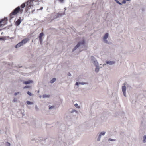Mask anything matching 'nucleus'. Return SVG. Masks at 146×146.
I'll list each match as a JSON object with an SVG mask.
<instances>
[{
    "label": "nucleus",
    "instance_id": "obj_15",
    "mask_svg": "<svg viewBox=\"0 0 146 146\" xmlns=\"http://www.w3.org/2000/svg\"><path fill=\"white\" fill-rule=\"evenodd\" d=\"M94 63L96 66H98V64L96 60L94 61Z\"/></svg>",
    "mask_w": 146,
    "mask_h": 146
},
{
    "label": "nucleus",
    "instance_id": "obj_3",
    "mask_svg": "<svg viewBox=\"0 0 146 146\" xmlns=\"http://www.w3.org/2000/svg\"><path fill=\"white\" fill-rule=\"evenodd\" d=\"M126 84L125 83H124V84H123V86L122 87V90L123 92V94L125 96H126V87L125 86Z\"/></svg>",
    "mask_w": 146,
    "mask_h": 146
},
{
    "label": "nucleus",
    "instance_id": "obj_6",
    "mask_svg": "<svg viewBox=\"0 0 146 146\" xmlns=\"http://www.w3.org/2000/svg\"><path fill=\"white\" fill-rule=\"evenodd\" d=\"M29 40V39L28 38H25L23 39L21 41V42L23 44V45L26 43Z\"/></svg>",
    "mask_w": 146,
    "mask_h": 146
},
{
    "label": "nucleus",
    "instance_id": "obj_30",
    "mask_svg": "<svg viewBox=\"0 0 146 146\" xmlns=\"http://www.w3.org/2000/svg\"><path fill=\"white\" fill-rule=\"evenodd\" d=\"M102 133V134H101V135H104L105 134V132H101Z\"/></svg>",
    "mask_w": 146,
    "mask_h": 146
},
{
    "label": "nucleus",
    "instance_id": "obj_32",
    "mask_svg": "<svg viewBox=\"0 0 146 146\" xmlns=\"http://www.w3.org/2000/svg\"><path fill=\"white\" fill-rule=\"evenodd\" d=\"M68 75L69 76H71V74L70 73H68Z\"/></svg>",
    "mask_w": 146,
    "mask_h": 146
},
{
    "label": "nucleus",
    "instance_id": "obj_27",
    "mask_svg": "<svg viewBox=\"0 0 146 146\" xmlns=\"http://www.w3.org/2000/svg\"><path fill=\"white\" fill-rule=\"evenodd\" d=\"M61 3H63L64 0H58Z\"/></svg>",
    "mask_w": 146,
    "mask_h": 146
},
{
    "label": "nucleus",
    "instance_id": "obj_1",
    "mask_svg": "<svg viewBox=\"0 0 146 146\" xmlns=\"http://www.w3.org/2000/svg\"><path fill=\"white\" fill-rule=\"evenodd\" d=\"M23 9H21L19 6H18L9 15L11 19L14 17V16L16 15L19 12H20L21 13H22Z\"/></svg>",
    "mask_w": 146,
    "mask_h": 146
},
{
    "label": "nucleus",
    "instance_id": "obj_13",
    "mask_svg": "<svg viewBox=\"0 0 146 146\" xmlns=\"http://www.w3.org/2000/svg\"><path fill=\"white\" fill-rule=\"evenodd\" d=\"M56 80V79L55 78H54L52 79L50 81V83H53Z\"/></svg>",
    "mask_w": 146,
    "mask_h": 146
},
{
    "label": "nucleus",
    "instance_id": "obj_31",
    "mask_svg": "<svg viewBox=\"0 0 146 146\" xmlns=\"http://www.w3.org/2000/svg\"><path fill=\"white\" fill-rule=\"evenodd\" d=\"M126 2L125 0H123V1L122 2V3H125Z\"/></svg>",
    "mask_w": 146,
    "mask_h": 146
},
{
    "label": "nucleus",
    "instance_id": "obj_29",
    "mask_svg": "<svg viewBox=\"0 0 146 146\" xmlns=\"http://www.w3.org/2000/svg\"><path fill=\"white\" fill-rule=\"evenodd\" d=\"M30 87L29 86H26L25 87H24L23 88H29Z\"/></svg>",
    "mask_w": 146,
    "mask_h": 146
},
{
    "label": "nucleus",
    "instance_id": "obj_20",
    "mask_svg": "<svg viewBox=\"0 0 146 146\" xmlns=\"http://www.w3.org/2000/svg\"><path fill=\"white\" fill-rule=\"evenodd\" d=\"M75 106L76 107L78 108H79L80 107V106L78 105V104H75Z\"/></svg>",
    "mask_w": 146,
    "mask_h": 146
},
{
    "label": "nucleus",
    "instance_id": "obj_4",
    "mask_svg": "<svg viewBox=\"0 0 146 146\" xmlns=\"http://www.w3.org/2000/svg\"><path fill=\"white\" fill-rule=\"evenodd\" d=\"M44 34L43 33H41L39 35V40L41 44H42V37L43 36Z\"/></svg>",
    "mask_w": 146,
    "mask_h": 146
},
{
    "label": "nucleus",
    "instance_id": "obj_14",
    "mask_svg": "<svg viewBox=\"0 0 146 146\" xmlns=\"http://www.w3.org/2000/svg\"><path fill=\"white\" fill-rule=\"evenodd\" d=\"M27 104H28V105H30V104H33V102H31L30 101H27V102H26Z\"/></svg>",
    "mask_w": 146,
    "mask_h": 146
},
{
    "label": "nucleus",
    "instance_id": "obj_8",
    "mask_svg": "<svg viewBox=\"0 0 146 146\" xmlns=\"http://www.w3.org/2000/svg\"><path fill=\"white\" fill-rule=\"evenodd\" d=\"M33 82V81L32 80H29L28 81H24L23 82V83L24 84H27L30 83H32Z\"/></svg>",
    "mask_w": 146,
    "mask_h": 146
},
{
    "label": "nucleus",
    "instance_id": "obj_18",
    "mask_svg": "<svg viewBox=\"0 0 146 146\" xmlns=\"http://www.w3.org/2000/svg\"><path fill=\"white\" fill-rule=\"evenodd\" d=\"M99 68L98 67V66H96V68L95 69V71L96 72H98L99 70Z\"/></svg>",
    "mask_w": 146,
    "mask_h": 146
},
{
    "label": "nucleus",
    "instance_id": "obj_7",
    "mask_svg": "<svg viewBox=\"0 0 146 146\" xmlns=\"http://www.w3.org/2000/svg\"><path fill=\"white\" fill-rule=\"evenodd\" d=\"M29 40V39L28 38H25L23 39L21 41V42L23 44V45L26 43Z\"/></svg>",
    "mask_w": 146,
    "mask_h": 146
},
{
    "label": "nucleus",
    "instance_id": "obj_19",
    "mask_svg": "<svg viewBox=\"0 0 146 146\" xmlns=\"http://www.w3.org/2000/svg\"><path fill=\"white\" fill-rule=\"evenodd\" d=\"M146 135H145L144 137L143 142H146Z\"/></svg>",
    "mask_w": 146,
    "mask_h": 146
},
{
    "label": "nucleus",
    "instance_id": "obj_35",
    "mask_svg": "<svg viewBox=\"0 0 146 146\" xmlns=\"http://www.w3.org/2000/svg\"><path fill=\"white\" fill-rule=\"evenodd\" d=\"M109 141H113V140L112 139H109Z\"/></svg>",
    "mask_w": 146,
    "mask_h": 146
},
{
    "label": "nucleus",
    "instance_id": "obj_40",
    "mask_svg": "<svg viewBox=\"0 0 146 146\" xmlns=\"http://www.w3.org/2000/svg\"><path fill=\"white\" fill-rule=\"evenodd\" d=\"M115 1H116L117 0H114Z\"/></svg>",
    "mask_w": 146,
    "mask_h": 146
},
{
    "label": "nucleus",
    "instance_id": "obj_33",
    "mask_svg": "<svg viewBox=\"0 0 146 146\" xmlns=\"http://www.w3.org/2000/svg\"><path fill=\"white\" fill-rule=\"evenodd\" d=\"M53 107V106H51V107H49V109H51Z\"/></svg>",
    "mask_w": 146,
    "mask_h": 146
},
{
    "label": "nucleus",
    "instance_id": "obj_10",
    "mask_svg": "<svg viewBox=\"0 0 146 146\" xmlns=\"http://www.w3.org/2000/svg\"><path fill=\"white\" fill-rule=\"evenodd\" d=\"M21 22V21L20 19H18L15 22V24L16 26H17L20 24Z\"/></svg>",
    "mask_w": 146,
    "mask_h": 146
},
{
    "label": "nucleus",
    "instance_id": "obj_2",
    "mask_svg": "<svg viewBox=\"0 0 146 146\" xmlns=\"http://www.w3.org/2000/svg\"><path fill=\"white\" fill-rule=\"evenodd\" d=\"M85 43V41L84 40H83L81 42H78L76 46L73 49V51L75 50L78 48L80 45V44H84Z\"/></svg>",
    "mask_w": 146,
    "mask_h": 146
},
{
    "label": "nucleus",
    "instance_id": "obj_26",
    "mask_svg": "<svg viewBox=\"0 0 146 146\" xmlns=\"http://www.w3.org/2000/svg\"><path fill=\"white\" fill-rule=\"evenodd\" d=\"M116 2L118 4H120V5H121L122 4L121 3H120L117 0V1L116 0Z\"/></svg>",
    "mask_w": 146,
    "mask_h": 146
},
{
    "label": "nucleus",
    "instance_id": "obj_16",
    "mask_svg": "<svg viewBox=\"0 0 146 146\" xmlns=\"http://www.w3.org/2000/svg\"><path fill=\"white\" fill-rule=\"evenodd\" d=\"M25 6V3H23L21 6V7L22 8H24Z\"/></svg>",
    "mask_w": 146,
    "mask_h": 146
},
{
    "label": "nucleus",
    "instance_id": "obj_25",
    "mask_svg": "<svg viewBox=\"0 0 146 146\" xmlns=\"http://www.w3.org/2000/svg\"><path fill=\"white\" fill-rule=\"evenodd\" d=\"M116 2L118 4H120V5H121L122 4L121 3H120L117 0V1L116 0Z\"/></svg>",
    "mask_w": 146,
    "mask_h": 146
},
{
    "label": "nucleus",
    "instance_id": "obj_34",
    "mask_svg": "<svg viewBox=\"0 0 146 146\" xmlns=\"http://www.w3.org/2000/svg\"><path fill=\"white\" fill-rule=\"evenodd\" d=\"M78 84H79V83L78 82H76L75 84V85H78Z\"/></svg>",
    "mask_w": 146,
    "mask_h": 146
},
{
    "label": "nucleus",
    "instance_id": "obj_22",
    "mask_svg": "<svg viewBox=\"0 0 146 146\" xmlns=\"http://www.w3.org/2000/svg\"><path fill=\"white\" fill-rule=\"evenodd\" d=\"M27 93L29 96H31V95H32L31 93V92H29V91H28L27 92Z\"/></svg>",
    "mask_w": 146,
    "mask_h": 146
},
{
    "label": "nucleus",
    "instance_id": "obj_37",
    "mask_svg": "<svg viewBox=\"0 0 146 146\" xmlns=\"http://www.w3.org/2000/svg\"><path fill=\"white\" fill-rule=\"evenodd\" d=\"M42 9H43V7H41V8H40V9L39 10H42Z\"/></svg>",
    "mask_w": 146,
    "mask_h": 146
},
{
    "label": "nucleus",
    "instance_id": "obj_21",
    "mask_svg": "<svg viewBox=\"0 0 146 146\" xmlns=\"http://www.w3.org/2000/svg\"><path fill=\"white\" fill-rule=\"evenodd\" d=\"M6 145L7 146H10V144L8 142H7L6 143Z\"/></svg>",
    "mask_w": 146,
    "mask_h": 146
},
{
    "label": "nucleus",
    "instance_id": "obj_23",
    "mask_svg": "<svg viewBox=\"0 0 146 146\" xmlns=\"http://www.w3.org/2000/svg\"><path fill=\"white\" fill-rule=\"evenodd\" d=\"M19 94V92H16V93H14V95L15 96H16V95H17V94Z\"/></svg>",
    "mask_w": 146,
    "mask_h": 146
},
{
    "label": "nucleus",
    "instance_id": "obj_17",
    "mask_svg": "<svg viewBox=\"0 0 146 146\" xmlns=\"http://www.w3.org/2000/svg\"><path fill=\"white\" fill-rule=\"evenodd\" d=\"M102 133H101L99 135V136L98 137V141H100V139L101 138V134H102Z\"/></svg>",
    "mask_w": 146,
    "mask_h": 146
},
{
    "label": "nucleus",
    "instance_id": "obj_28",
    "mask_svg": "<svg viewBox=\"0 0 146 146\" xmlns=\"http://www.w3.org/2000/svg\"><path fill=\"white\" fill-rule=\"evenodd\" d=\"M49 96H48L46 95H44L43 96L44 98H45V97H49Z\"/></svg>",
    "mask_w": 146,
    "mask_h": 146
},
{
    "label": "nucleus",
    "instance_id": "obj_24",
    "mask_svg": "<svg viewBox=\"0 0 146 146\" xmlns=\"http://www.w3.org/2000/svg\"><path fill=\"white\" fill-rule=\"evenodd\" d=\"M116 2L118 4H120V5H121L122 4L121 3H120L117 0V1L116 0Z\"/></svg>",
    "mask_w": 146,
    "mask_h": 146
},
{
    "label": "nucleus",
    "instance_id": "obj_38",
    "mask_svg": "<svg viewBox=\"0 0 146 146\" xmlns=\"http://www.w3.org/2000/svg\"><path fill=\"white\" fill-rule=\"evenodd\" d=\"M0 40H3V38H0Z\"/></svg>",
    "mask_w": 146,
    "mask_h": 146
},
{
    "label": "nucleus",
    "instance_id": "obj_36",
    "mask_svg": "<svg viewBox=\"0 0 146 146\" xmlns=\"http://www.w3.org/2000/svg\"><path fill=\"white\" fill-rule=\"evenodd\" d=\"M79 84H84L85 83H80Z\"/></svg>",
    "mask_w": 146,
    "mask_h": 146
},
{
    "label": "nucleus",
    "instance_id": "obj_11",
    "mask_svg": "<svg viewBox=\"0 0 146 146\" xmlns=\"http://www.w3.org/2000/svg\"><path fill=\"white\" fill-rule=\"evenodd\" d=\"M23 44L21 42L18 43L15 46V47L16 48L19 47L21 46H22Z\"/></svg>",
    "mask_w": 146,
    "mask_h": 146
},
{
    "label": "nucleus",
    "instance_id": "obj_5",
    "mask_svg": "<svg viewBox=\"0 0 146 146\" xmlns=\"http://www.w3.org/2000/svg\"><path fill=\"white\" fill-rule=\"evenodd\" d=\"M108 34L107 33H106L105 34V35H104V36L103 38V39L104 40V41L105 43L107 42V40H106V39L108 37Z\"/></svg>",
    "mask_w": 146,
    "mask_h": 146
},
{
    "label": "nucleus",
    "instance_id": "obj_12",
    "mask_svg": "<svg viewBox=\"0 0 146 146\" xmlns=\"http://www.w3.org/2000/svg\"><path fill=\"white\" fill-rule=\"evenodd\" d=\"M106 63L108 64L111 65V64H114L115 62L114 61H107Z\"/></svg>",
    "mask_w": 146,
    "mask_h": 146
},
{
    "label": "nucleus",
    "instance_id": "obj_39",
    "mask_svg": "<svg viewBox=\"0 0 146 146\" xmlns=\"http://www.w3.org/2000/svg\"><path fill=\"white\" fill-rule=\"evenodd\" d=\"M94 58V57H93V56H92V57H91V58Z\"/></svg>",
    "mask_w": 146,
    "mask_h": 146
},
{
    "label": "nucleus",
    "instance_id": "obj_9",
    "mask_svg": "<svg viewBox=\"0 0 146 146\" xmlns=\"http://www.w3.org/2000/svg\"><path fill=\"white\" fill-rule=\"evenodd\" d=\"M5 20V19H2L0 21V27L3 25H4L6 23L7 21H5V23H3V21Z\"/></svg>",
    "mask_w": 146,
    "mask_h": 146
}]
</instances>
